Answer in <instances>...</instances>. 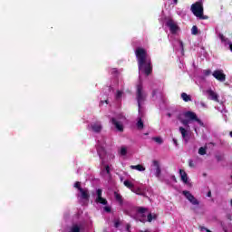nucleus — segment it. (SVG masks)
Segmentation results:
<instances>
[{"mask_svg":"<svg viewBox=\"0 0 232 232\" xmlns=\"http://www.w3.org/2000/svg\"><path fill=\"white\" fill-rule=\"evenodd\" d=\"M179 131L183 139H186L188 137V130L186 129H184L183 127H179Z\"/></svg>","mask_w":232,"mask_h":232,"instance_id":"obj_23","label":"nucleus"},{"mask_svg":"<svg viewBox=\"0 0 232 232\" xmlns=\"http://www.w3.org/2000/svg\"><path fill=\"white\" fill-rule=\"evenodd\" d=\"M203 73L206 77H208V75L211 73V70L208 69V70H205L203 71Z\"/></svg>","mask_w":232,"mask_h":232,"instance_id":"obj_35","label":"nucleus"},{"mask_svg":"<svg viewBox=\"0 0 232 232\" xmlns=\"http://www.w3.org/2000/svg\"><path fill=\"white\" fill-rule=\"evenodd\" d=\"M146 211H148V208H146L144 207H138V208H137V213H139V215H141V217H146L144 215V213H146Z\"/></svg>","mask_w":232,"mask_h":232,"instance_id":"obj_19","label":"nucleus"},{"mask_svg":"<svg viewBox=\"0 0 232 232\" xmlns=\"http://www.w3.org/2000/svg\"><path fill=\"white\" fill-rule=\"evenodd\" d=\"M212 75L217 81H219V82H225L226 81V74L223 70H216L213 72Z\"/></svg>","mask_w":232,"mask_h":232,"instance_id":"obj_6","label":"nucleus"},{"mask_svg":"<svg viewBox=\"0 0 232 232\" xmlns=\"http://www.w3.org/2000/svg\"><path fill=\"white\" fill-rule=\"evenodd\" d=\"M208 93L209 97H211L212 101L218 102V95L216 94L215 92H213L212 90H209V91H208Z\"/></svg>","mask_w":232,"mask_h":232,"instance_id":"obj_15","label":"nucleus"},{"mask_svg":"<svg viewBox=\"0 0 232 232\" xmlns=\"http://www.w3.org/2000/svg\"><path fill=\"white\" fill-rule=\"evenodd\" d=\"M230 137H232V131L229 132Z\"/></svg>","mask_w":232,"mask_h":232,"instance_id":"obj_53","label":"nucleus"},{"mask_svg":"<svg viewBox=\"0 0 232 232\" xmlns=\"http://www.w3.org/2000/svg\"><path fill=\"white\" fill-rule=\"evenodd\" d=\"M91 128L94 133H101L102 130V125H101L99 122L91 124Z\"/></svg>","mask_w":232,"mask_h":232,"instance_id":"obj_10","label":"nucleus"},{"mask_svg":"<svg viewBox=\"0 0 232 232\" xmlns=\"http://www.w3.org/2000/svg\"><path fill=\"white\" fill-rule=\"evenodd\" d=\"M138 130H144V122L142 121V118H139L137 122Z\"/></svg>","mask_w":232,"mask_h":232,"instance_id":"obj_22","label":"nucleus"},{"mask_svg":"<svg viewBox=\"0 0 232 232\" xmlns=\"http://www.w3.org/2000/svg\"><path fill=\"white\" fill-rule=\"evenodd\" d=\"M111 122L113 124V126H115L118 131H124V127L122 126V124H121L120 121H117V119L111 118Z\"/></svg>","mask_w":232,"mask_h":232,"instance_id":"obj_9","label":"nucleus"},{"mask_svg":"<svg viewBox=\"0 0 232 232\" xmlns=\"http://www.w3.org/2000/svg\"><path fill=\"white\" fill-rule=\"evenodd\" d=\"M126 231L131 232V225L130 224L126 225Z\"/></svg>","mask_w":232,"mask_h":232,"instance_id":"obj_37","label":"nucleus"},{"mask_svg":"<svg viewBox=\"0 0 232 232\" xmlns=\"http://www.w3.org/2000/svg\"><path fill=\"white\" fill-rule=\"evenodd\" d=\"M206 232H212L211 230H209V229H206Z\"/></svg>","mask_w":232,"mask_h":232,"instance_id":"obj_52","label":"nucleus"},{"mask_svg":"<svg viewBox=\"0 0 232 232\" xmlns=\"http://www.w3.org/2000/svg\"><path fill=\"white\" fill-rule=\"evenodd\" d=\"M191 34H192V35H198V27H197V25L192 26Z\"/></svg>","mask_w":232,"mask_h":232,"instance_id":"obj_26","label":"nucleus"},{"mask_svg":"<svg viewBox=\"0 0 232 232\" xmlns=\"http://www.w3.org/2000/svg\"><path fill=\"white\" fill-rule=\"evenodd\" d=\"M179 121H180L181 124H183V126L189 128V120L179 119Z\"/></svg>","mask_w":232,"mask_h":232,"instance_id":"obj_28","label":"nucleus"},{"mask_svg":"<svg viewBox=\"0 0 232 232\" xmlns=\"http://www.w3.org/2000/svg\"><path fill=\"white\" fill-rule=\"evenodd\" d=\"M227 220H232V216H231V214H227Z\"/></svg>","mask_w":232,"mask_h":232,"instance_id":"obj_41","label":"nucleus"},{"mask_svg":"<svg viewBox=\"0 0 232 232\" xmlns=\"http://www.w3.org/2000/svg\"><path fill=\"white\" fill-rule=\"evenodd\" d=\"M174 144L177 145V140H173Z\"/></svg>","mask_w":232,"mask_h":232,"instance_id":"obj_50","label":"nucleus"},{"mask_svg":"<svg viewBox=\"0 0 232 232\" xmlns=\"http://www.w3.org/2000/svg\"><path fill=\"white\" fill-rule=\"evenodd\" d=\"M103 171H105L107 175H109V177H111V172L110 171V165H106Z\"/></svg>","mask_w":232,"mask_h":232,"instance_id":"obj_30","label":"nucleus"},{"mask_svg":"<svg viewBox=\"0 0 232 232\" xmlns=\"http://www.w3.org/2000/svg\"><path fill=\"white\" fill-rule=\"evenodd\" d=\"M206 229H208V228L205 227H201V231H206Z\"/></svg>","mask_w":232,"mask_h":232,"instance_id":"obj_47","label":"nucleus"},{"mask_svg":"<svg viewBox=\"0 0 232 232\" xmlns=\"http://www.w3.org/2000/svg\"><path fill=\"white\" fill-rule=\"evenodd\" d=\"M104 211H106V213H111V208L110 207H104Z\"/></svg>","mask_w":232,"mask_h":232,"instance_id":"obj_36","label":"nucleus"},{"mask_svg":"<svg viewBox=\"0 0 232 232\" xmlns=\"http://www.w3.org/2000/svg\"><path fill=\"white\" fill-rule=\"evenodd\" d=\"M96 195H97V198H100L102 197V188H98L96 190Z\"/></svg>","mask_w":232,"mask_h":232,"instance_id":"obj_31","label":"nucleus"},{"mask_svg":"<svg viewBox=\"0 0 232 232\" xmlns=\"http://www.w3.org/2000/svg\"><path fill=\"white\" fill-rule=\"evenodd\" d=\"M198 154L199 155H206V148H204V147L199 148Z\"/></svg>","mask_w":232,"mask_h":232,"instance_id":"obj_32","label":"nucleus"},{"mask_svg":"<svg viewBox=\"0 0 232 232\" xmlns=\"http://www.w3.org/2000/svg\"><path fill=\"white\" fill-rule=\"evenodd\" d=\"M117 72H118L117 69H113V73H117Z\"/></svg>","mask_w":232,"mask_h":232,"instance_id":"obj_49","label":"nucleus"},{"mask_svg":"<svg viewBox=\"0 0 232 232\" xmlns=\"http://www.w3.org/2000/svg\"><path fill=\"white\" fill-rule=\"evenodd\" d=\"M227 44L229 45V50H230V52H232V43L230 42V43H228V44Z\"/></svg>","mask_w":232,"mask_h":232,"instance_id":"obj_43","label":"nucleus"},{"mask_svg":"<svg viewBox=\"0 0 232 232\" xmlns=\"http://www.w3.org/2000/svg\"><path fill=\"white\" fill-rule=\"evenodd\" d=\"M153 166L156 168V177H160L161 169H160V165L159 164V161L154 160L153 161Z\"/></svg>","mask_w":232,"mask_h":232,"instance_id":"obj_14","label":"nucleus"},{"mask_svg":"<svg viewBox=\"0 0 232 232\" xmlns=\"http://www.w3.org/2000/svg\"><path fill=\"white\" fill-rule=\"evenodd\" d=\"M74 188H76V189H78L79 191H81V189H82V188H81V182H80V181H76V182L74 183Z\"/></svg>","mask_w":232,"mask_h":232,"instance_id":"obj_33","label":"nucleus"},{"mask_svg":"<svg viewBox=\"0 0 232 232\" xmlns=\"http://www.w3.org/2000/svg\"><path fill=\"white\" fill-rule=\"evenodd\" d=\"M114 197L117 202H119L120 206H122L124 204V201L122 200V196L117 192H114Z\"/></svg>","mask_w":232,"mask_h":232,"instance_id":"obj_17","label":"nucleus"},{"mask_svg":"<svg viewBox=\"0 0 232 232\" xmlns=\"http://www.w3.org/2000/svg\"><path fill=\"white\" fill-rule=\"evenodd\" d=\"M96 150L100 159H102V157L106 155V150L104 149V147L98 145Z\"/></svg>","mask_w":232,"mask_h":232,"instance_id":"obj_12","label":"nucleus"},{"mask_svg":"<svg viewBox=\"0 0 232 232\" xmlns=\"http://www.w3.org/2000/svg\"><path fill=\"white\" fill-rule=\"evenodd\" d=\"M146 97H148V94H146V92H144L142 83L140 82L137 85V90H136V100L138 102L139 111H140V108H142V102H144V101H146Z\"/></svg>","mask_w":232,"mask_h":232,"instance_id":"obj_3","label":"nucleus"},{"mask_svg":"<svg viewBox=\"0 0 232 232\" xmlns=\"http://www.w3.org/2000/svg\"><path fill=\"white\" fill-rule=\"evenodd\" d=\"M116 97H117V99H119V98L122 97V92H121V91H117Z\"/></svg>","mask_w":232,"mask_h":232,"instance_id":"obj_38","label":"nucleus"},{"mask_svg":"<svg viewBox=\"0 0 232 232\" xmlns=\"http://www.w3.org/2000/svg\"><path fill=\"white\" fill-rule=\"evenodd\" d=\"M173 2L175 3V5H177L179 3V0H173Z\"/></svg>","mask_w":232,"mask_h":232,"instance_id":"obj_48","label":"nucleus"},{"mask_svg":"<svg viewBox=\"0 0 232 232\" xmlns=\"http://www.w3.org/2000/svg\"><path fill=\"white\" fill-rule=\"evenodd\" d=\"M182 195H184V197L187 198V200H188V202H190V204H192L193 206H198V204H200L198 199H197V198H195V196H193V194H191V192H189L188 190H183Z\"/></svg>","mask_w":232,"mask_h":232,"instance_id":"obj_5","label":"nucleus"},{"mask_svg":"<svg viewBox=\"0 0 232 232\" xmlns=\"http://www.w3.org/2000/svg\"><path fill=\"white\" fill-rule=\"evenodd\" d=\"M121 226V220H119V219H116V220H114V227H119Z\"/></svg>","mask_w":232,"mask_h":232,"instance_id":"obj_34","label":"nucleus"},{"mask_svg":"<svg viewBox=\"0 0 232 232\" xmlns=\"http://www.w3.org/2000/svg\"><path fill=\"white\" fill-rule=\"evenodd\" d=\"M190 10L196 17H198V19H208V16L204 15V5H202V2H196L193 4Z\"/></svg>","mask_w":232,"mask_h":232,"instance_id":"obj_2","label":"nucleus"},{"mask_svg":"<svg viewBox=\"0 0 232 232\" xmlns=\"http://www.w3.org/2000/svg\"><path fill=\"white\" fill-rule=\"evenodd\" d=\"M140 232H149V231L148 230H145V231L144 230H140Z\"/></svg>","mask_w":232,"mask_h":232,"instance_id":"obj_51","label":"nucleus"},{"mask_svg":"<svg viewBox=\"0 0 232 232\" xmlns=\"http://www.w3.org/2000/svg\"><path fill=\"white\" fill-rule=\"evenodd\" d=\"M218 38L220 39L222 44H224L225 46H227V44L231 42L229 41V38L225 37V35L222 34V33L218 34Z\"/></svg>","mask_w":232,"mask_h":232,"instance_id":"obj_13","label":"nucleus"},{"mask_svg":"<svg viewBox=\"0 0 232 232\" xmlns=\"http://www.w3.org/2000/svg\"><path fill=\"white\" fill-rule=\"evenodd\" d=\"M207 197H211V190L208 192Z\"/></svg>","mask_w":232,"mask_h":232,"instance_id":"obj_45","label":"nucleus"},{"mask_svg":"<svg viewBox=\"0 0 232 232\" xmlns=\"http://www.w3.org/2000/svg\"><path fill=\"white\" fill-rule=\"evenodd\" d=\"M188 166H189V168H195V163H193V160H189L188 161Z\"/></svg>","mask_w":232,"mask_h":232,"instance_id":"obj_39","label":"nucleus"},{"mask_svg":"<svg viewBox=\"0 0 232 232\" xmlns=\"http://www.w3.org/2000/svg\"><path fill=\"white\" fill-rule=\"evenodd\" d=\"M131 169H137L138 171H146V168L144 166L139 164V165H131Z\"/></svg>","mask_w":232,"mask_h":232,"instance_id":"obj_18","label":"nucleus"},{"mask_svg":"<svg viewBox=\"0 0 232 232\" xmlns=\"http://www.w3.org/2000/svg\"><path fill=\"white\" fill-rule=\"evenodd\" d=\"M106 104H108V101H105Z\"/></svg>","mask_w":232,"mask_h":232,"instance_id":"obj_55","label":"nucleus"},{"mask_svg":"<svg viewBox=\"0 0 232 232\" xmlns=\"http://www.w3.org/2000/svg\"><path fill=\"white\" fill-rule=\"evenodd\" d=\"M181 99H183L185 102H189V101H191V96L188 95L186 92H183L181 93Z\"/></svg>","mask_w":232,"mask_h":232,"instance_id":"obj_21","label":"nucleus"},{"mask_svg":"<svg viewBox=\"0 0 232 232\" xmlns=\"http://www.w3.org/2000/svg\"><path fill=\"white\" fill-rule=\"evenodd\" d=\"M169 117H171V113H168Z\"/></svg>","mask_w":232,"mask_h":232,"instance_id":"obj_54","label":"nucleus"},{"mask_svg":"<svg viewBox=\"0 0 232 232\" xmlns=\"http://www.w3.org/2000/svg\"><path fill=\"white\" fill-rule=\"evenodd\" d=\"M70 232H81V227L78 225H73Z\"/></svg>","mask_w":232,"mask_h":232,"instance_id":"obj_25","label":"nucleus"},{"mask_svg":"<svg viewBox=\"0 0 232 232\" xmlns=\"http://www.w3.org/2000/svg\"><path fill=\"white\" fill-rule=\"evenodd\" d=\"M135 55L140 72H143L147 76L151 75L153 73V66L151 65V58H148L146 49L138 47L135 51Z\"/></svg>","mask_w":232,"mask_h":232,"instance_id":"obj_1","label":"nucleus"},{"mask_svg":"<svg viewBox=\"0 0 232 232\" xmlns=\"http://www.w3.org/2000/svg\"><path fill=\"white\" fill-rule=\"evenodd\" d=\"M96 204H102V206H108V200L104 198H96Z\"/></svg>","mask_w":232,"mask_h":232,"instance_id":"obj_16","label":"nucleus"},{"mask_svg":"<svg viewBox=\"0 0 232 232\" xmlns=\"http://www.w3.org/2000/svg\"><path fill=\"white\" fill-rule=\"evenodd\" d=\"M80 193L82 200H90V191L88 188H81Z\"/></svg>","mask_w":232,"mask_h":232,"instance_id":"obj_8","label":"nucleus"},{"mask_svg":"<svg viewBox=\"0 0 232 232\" xmlns=\"http://www.w3.org/2000/svg\"><path fill=\"white\" fill-rule=\"evenodd\" d=\"M157 92H158L157 90L152 91V97H155V95H157Z\"/></svg>","mask_w":232,"mask_h":232,"instance_id":"obj_42","label":"nucleus"},{"mask_svg":"<svg viewBox=\"0 0 232 232\" xmlns=\"http://www.w3.org/2000/svg\"><path fill=\"white\" fill-rule=\"evenodd\" d=\"M166 25L169 28L171 34H175L179 32V25L173 19L168 20Z\"/></svg>","mask_w":232,"mask_h":232,"instance_id":"obj_7","label":"nucleus"},{"mask_svg":"<svg viewBox=\"0 0 232 232\" xmlns=\"http://www.w3.org/2000/svg\"><path fill=\"white\" fill-rule=\"evenodd\" d=\"M172 179L174 180V182H177V178L175 176H172Z\"/></svg>","mask_w":232,"mask_h":232,"instance_id":"obj_46","label":"nucleus"},{"mask_svg":"<svg viewBox=\"0 0 232 232\" xmlns=\"http://www.w3.org/2000/svg\"><path fill=\"white\" fill-rule=\"evenodd\" d=\"M157 217H158L157 214L149 213L148 216H147V221L148 222H152L153 220H157Z\"/></svg>","mask_w":232,"mask_h":232,"instance_id":"obj_20","label":"nucleus"},{"mask_svg":"<svg viewBox=\"0 0 232 232\" xmlns=\"http://www.w3.org/2000/svg\"><path fill=\"white\" fill-rule=\"evenodd\" d=\"M120 153L123 157L126 156L128 154V149H126V147H121Z\"/></svg>","mask_w":232,"mask_h":232,"instance_id":"obj_29","label":"nucleus"},{"mask_svg":"<svg viewBox=\"0 0 232 232\" xmlns=\"http://www.w3.org/2000/svg\"><path fill=\"white\" fill-rule=\"evenodd\" d=\"M179 45H180L182 52H184V43L182 41H179Z\"/></svg>","mask_w":232,"mask_h":232,"instance_id":"obj_40","label":"nucleus"},{"mask_svg":"<svg viewBox=\"0 0 232 232\" xmlns=\"http://www.w3.org/2000/svg\"><path fill=\"white\" fill-rule=\"evenodd\" d=\"M179 175L184 184H189V181L188 180V173H186V170L179 169Z\"/></svg>","mask_w":232,"mask_h":232,"instance_id":"obj_11","label":"nucleus"},{"mask_svg":"<svg viewBox=\"0 0 232 232\" xmlns=\"http://www.w3.org/2000/svg\"><path fill=\"white\" fill-rule=\"evenodd\" d=\"M185 119H188L189 121H195L197 123L199 124V126H204V122L200 119H198V116H197V113L188 111L184 113Z\"/></svg>","mask_w":232,"mask_h":232,"instance_id":"obj_4","label":"nucleus"},{"mask_svg":"<svg viewBox=\"0 0 232 232\" xmlns=\"http://www.w3.org/2000/svg\"><path fill=\"white\" fill-rule=\"evenodd\" d=\"M152 140H154V142H157V144H162L164 142V140L160 137H154L152 138Z\"/></svg>","mask_w":232,"mask_h":232,"instance_id":"obj_27","label":"nucleus"},{"mask_svg":"<svg viewBox=\"0 0 232 232\" xmlns=\"http://www.w3.org/2000/svg\"><path fill=\"white\" fill-rule=\"evenodd\" d=\"M123 184H124V186H125L126 188H128L129 189H133V188H134L133 183H131L130 180H125V181L123 182Z\"/></svg>","mask_w":232,"mask_h":232,"instance_id":"obj_24","label":"nucleus"},{"mask_svg":"<svg viewBox=\"0 0 232 232\" xmlns=\"http://www.w3.org/2000/svg\"><path fill=\"white\" fill-rule=\"evenodd\" d=\"M217 160L220 162V160H222V158L220 156H217Z\"/></svg>","mask_w":232,"mask_h":232,"instance_id":"obj_44","label":"nucleus"}]
</instances>
